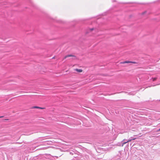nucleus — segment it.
Here are the masks:
<instances>
[{"label":"nucleus","mask_w":160,"mask_h":160,"mask_svg":"<svg viewBox=\"0 0 160 160\" xmlns=\"http://www.w3.org/2000/svg\"><path fill=\"white\" fill-rule=\"evenodd\" d=\"M126 63H133V64H136V63H137V62H132V61H125L124 62H121L120 63V64H124Z\"/></svg>","instance_id":"nucleus-1"},{"label":"nucleus","mask_w":160,"mask_h":160,"mask_svg":"<svg viewBox=\"0 0 160 160\" xmlns=\"http://www.w3.org/2000/svg\"><path fill=\"white\" fill-rule=\"evenodd\" d=\"M32 108H38V109H45V108L44 107H40L38 106H34Z\"/></svg>","instance_id":"nucleus-2"},{"label":"nucleus","mask_w":160,"mask_h":160,"mask_svg":"<svg viewBox=\"0 0 160 160\" xmlns=\"http://www.w3.org/2000/svg\"><path fill=\"white\" fill-rule=\"evenodd\" d=\"M71 57H75V56H74V55H67L64 57V58H63V59H66L67 58Z\"/></svg>","instance_id":"nucleus-3"},{"label":"nucleus","mask_w":160,"mask_h":160,"mask_svg":"<svg viewBox=\"0 0 160 160\" xmlns=\"http://www.w3.org/2000/svg\"><path fill=\"white\" fill-rule=\"evenodd\" d=\"M75 70L78 72H82V70L81 69H76Z\"/></svg>","instance_id":"nucleus-4"},{"label":"nucleus","mask_w":160,"mask_h":160,"mask_svg":"<svg viewBox=\"0 0 160 160\" xmlns=\"http://www.w3.org/2000/svg\"><path fill=\"white\" fill-rule=\"evenodd\" d=\"M94 29V28H90L89 29V31L90 32H92V31Z\"/></svg>","instance_id":"nucleus-5"},{"label":"nucleus","mask_w":160,"mask_h":160,"mask_svg":"<svg viewBox=\"0 0 160 160\" xmlns=\"http://www.w3.org/2000/svg\"><path fill=\"white\" fill-rule=\"evenodd\" d=\"M128 142H123L122 144V146L124 144H125L126 143Z\"/></svg>","instance_id":"nucleus-6"},{"label":"nucleus","mask_w":160,"mask_h":160,"mask_svg":"<svg viewBox=\"0 0 160 160\" xmlns=\"http://www.w3.org/2000/svg\"><path fill=\"white\" fill-rule=\"evenodd\" d=\"M152 79H153V81H154L155 80L157 79V78H152Z\"/></svg>","instance_id":"nucleus-7"},{"label":"nucleus","mask_w":160,"mask_h":160,"mask_svg":"<svg viewBox=\"0 0 160 160\" xmlns=\"http://www.w3.org/2000/svg\"><path fill=\"white\" fill-rule=\"evenodd\" d=\"M131 141V140H128L127 141V142H130V141Z\"/></svg>","instance_id":"nucleus-8"},{"label":"nucleus","mask_w":160,"mask_h":160,"mask_svg":"<svg viewBox=\"0 0 160 160\" xmlns=\"http://www.w3.org/2000/svg\"><path fill=\"white\" fill-rule=\"evenodd\" d=\"M3 116H1L0 117V118H2L3 117Z\"/></svg>","instance_id":"nucleus-9"},{"label":"nucleus","mask_w":160,"mask_h":160,"mask_svg":"<svg viewBox=\"0 0 160 160\" xmlns=\"http://www.w3.org/2000/svg\"><path fill=\"white\" fill-rule=\"evenodd\" d=\"M159 101H160V100H159Z\"/></svg>","instance_id":"nucleus-10"}]
</instances>
